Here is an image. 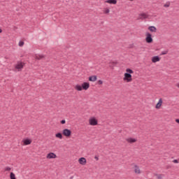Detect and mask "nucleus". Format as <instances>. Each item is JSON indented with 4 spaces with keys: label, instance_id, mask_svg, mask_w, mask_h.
I'll return each instance as SVG.
<instances>
[{
    "label": "nucleus",
    "instance_id": "obj_36",
    "mask_svg": "<svg viewBox=\"0 0 179 179\" xmlns=\"http://www.w3.org/2000/svg\"><path fill=\"white\" fill-rule=\"evenodd\" d=\"M1 33H2V29H0V34H1Z\"/></svg>",
    "mask_w": 179,
    "mask_h": 179
},
{
    "label": "nucleus",
    "instance_id": "obj_23",
    "mask_svg": "<svg viewBox=\"0 0 179 179\" xmlns=\"http://www.w3.org/2000/svg\"><path fill=\"white\" fill-rule=\"evenodd\" d=\"M10 179H16V176H15V173H13V172H11L10 173Z\"/></svg>",
    "mask_w": 179,
    "mask_h": 179
},
{
    "label": "nucleus",
    "instance_id": "obj_1",
    "mask_svg": "<svg viewBox=\"0 0 179 179\" xmlns=\"http://www.w3.org/2000/svg\"><path fill=\"white\" fill-rule=\"evenodd\" d=\"M123 80H125L127 83L132 82V75L128 73H125Z\"/></svg>",
    "mask_w": 179,
    "mask_h": 179
},
{
    "label": "nucleus",
    "instance_id": "obj_30",
    "mask_svg": "<svg viewBox=\"0 0 179 179\" xmlns=\"http://www.w3.org/2000/svg\"><path fill=\"white\" fill-rule=\"evenodd\" d=\"M98 85H103V80H98Z\"/></svg>",
    "mask_w": 179,
    "mask_h": 179
},
{
    "label": "nucleus",
    "instance_id": "obj_3",
    "mask_svg": "<svg viewBox=\"0 0 179 179\" xmlns=\"http://www.w3.org/2000/svg\"><path fill=\"white\" fill-rule=\"evenodd\" d=\"M64 136H66L67 138H69L71 135H72V131L68 129H64L62 132Z\"/></svg>",
    "mask_w": 179,
    "mask_h": 179
},
{
    "label": "nucleus",
    "instance_id": "obj_20",
    "mask_svg": "<svg viewBox=\"0 0 179 179\" xmlns=\"http://www.w3.org/2000/svg\"><path fill=\"white\" fill-rule=\"evenodd\" d=\"M118 64V62H110V63H109V66L111 68V67H113V66H115V65H117Z\"/></svg>",
    "mask_w": 179,
    "mask_h": 179
},
{
    "label": "nucleus",
    "instance_id": "obj_21",
    "mask_svg": "<svg viewBox=\"0 0 179 179\" xmlns=\"http://www.w3.org/2000/svg\"><path fill=\"white\" fill-rule=\"evenodd\" d=\"M35 58L36 59H38V60L43 59L44 58V55H36Z\"/></svg>",
    "mask_w": 179,
    "mask_h": 179
},
{
    "label": "nucleus",
    "instance_id": "obj_9",
    "mask_svg": "<svg viewBox=\"0 0 179 179\" xmlns=\"http://www.w3.org/2000/svg\"><path fill=\"white\" fill-rule=\"evenodd\" d=\"M79 163L82 165V166H85L86 164V158L85 157H81L78 159Z\"/></svg>",
    "mask_w": 179,
    "mask_h": 179
},
{
    "label": "nucleus",
    "instance_id": "obj_7",
    "mask_svg": "<svg viewBox=\"0 0 179 179\" xmlns=\"http://www.w3.org/2000/svg\"><path fill=\"white\" fill-rule=\"evenodd\" d=\"M148 17H149V15L148 14L145 13H143L139 15V17L138 19L143 20V19H148Z\"/></svg>",
    "mask_w": 179,
    "mask_h": 179
},
{
    "label": "nucleus",
    "instance_id": "obj_24",
    "mask_svg": "<svg viewBox=\"0 0 179 179\" xmlns=\"http://www.w3.org/2000/svg\"><path fill=\"white\" fill-rule=\"evenodd\" d=\"M164 8H170V1H167L164 5Z\"/></svg>",
    "mask_w": 179,
    "mask_h": 179
},
{
    "label": "nucleus",
    "instance_id": "obj_31",
    "mask_svg": "<svg viewBox=\"0 0 179 179\" xmlns=\"http://www.w3.org/2000/svg\"><path fill=\"white\" fill-rule=\"evenodd\" d=\"M66 122V121H65V120H62L61 121V124H65Z\"/></svg>",
    "mask_w": 179,
    "mask_h": 179
},
{
    "label": "nucleus",
    "instance_id": "obj_32",
    "mask_svg": "<svg viewBox=\"0 0 179 179\" xmlns=\"http://www.w3.org/2000/svg\"><path fill=\"white\" fill-rule=\"evenodd\" d=\"M173 163H178V159H174V160L173 161Z\"/></svg>",
    "mask_w": 179,
    "mask_h": 179
},
{
    "label": "nucleus",
    "instance_id": "obj_19",
    "mask_svg": "<svg viewBox=\"0 0 179 179\" xmlns=\"http://www.w3.org/2000/svg\"><path fill=\"white\" fill-rule=\"evenodd\" d=\"M155 177H157V179H162L163 177H164V174H155Z\"/></svg>",
    "mask_w": 179,
    "mask_h": 179
},
{
    "label": "nucleus",
    "instance_id": "obj_35",
    "mask_svg": "<svg viewBox=\"0 0 179 179\" xmlns=\"http://www.w3.org/2000/svg\"><path fill=\"white\" fill-rule=\"evenodd\" d=\"M177 87H179V83L176 85Z\"/></svg>",
    "mask_w": 179,
    "mask_h": 179
},
{
    "label": "nucleus",
    "instance_id": "obj_2",
    "mask_svg": "<svg viewBox=\"0 0 179 179\" xmlns=\"http://www.w3.org/2000/svg\"><path fill=\"white\" fill-rule=\"evenodd\" d=\"M145 41L148 44H150V43H153V38H152V34L149 32H148L146 34Z\"/></svg>",
    "mask_w": 179,
    "mask_h": 179
},
{
    "label": "nucleus",
    "instance_id": "obj_10",
    "mask_svg": "<svg viewBox=\"0 0 179 179\" xmlns=\"http://www.w3.org/2000/svg\"><path fill=\"white\" fill-rule=\"evenodd\" d=\"M134 173L136 174H141V169L138 165H134Z\"/></svg>",
    "mask_w": 179,
    "mask_h": 179
},
{
    "label": "nucleus",
    "instance_id": "obj_38",
    "mask_svg": "<svg viewBox=\"0 0 179 179\" xmlns=\"http://www.w3.org/2000/svg\"><path fill=\"white\" fill-rule=\"evenodd\" d=\"M129 1H134V0H129Z\"/></svg>",
    "mask_w": 179,
    "mask_h": 179
},
{
    "label": "nucleus",
    "instance_id": "obj_34",
    "mask_svg": "<svg viewBox=\"0 0 179 179\" xmlns=\"http://www.w3.org/2000/svg\"><path fill=\"white\" fill-rule=\"evenodd\" d=\"M176 122H177V124H179V119H176Z\"/></svg>",
    "mask_w": 179,
    "mask_h": 179
},
{
    "label": "nucleus",
    "instance_id": "obj_6",
    "mask_svg": "<svg viewBox=\"0 0 179 179\" xmlns=\"http://www.w3.org/2000/svg\"><path fill=\"white\" fill-rule=\"evenodd\" d=\"M82 87L83 90H87V89H89V87H90V84L87 82H85L82 84Z\"/></svg>",
    "mask_w": 179,
    "mask_h": 179
},
{
    "label": "nucleus",
    "instance_id": "obj_27",
    "mask_svg": "<svg viewBox=\"0 0 179 179\" xmlns=\"http://www.w3.org/2000/svg\"><path fill=\"white\" fill-rule=\"evenodd\" d=\"M18 45L20 47H23V45H24V42L20 41Z\"/></svg>",
    "mask_w": 179,
    "mask_h": 179
},
{
    "label": "nucleus",
    "instance_id": "obj_33",
    "mask_svg": "<svg viewBox=\"0 0 179 179\" xmlns=\"http://www.w3.org/2000/svg\"><path fill=\"white\" fill-rule=\"evenodd\" d=\"M94 159H95L96 161H98V160H99V157L95 156V157H94Z\"/></svg>",
    "mask_w": 179,
    "mask_h": 179
},
{
    "label": "nucleus",
    "instance_id": "obj_8",
    "mask_svg": "<svg viewBox=\"0 0 179 179\" xmlns=\"http://www.w3.org/2000/svg\"><path fill=\"white\" fill-rule=\"evenodd\" d=\"M47 159H57V155L54 152H50L47 155Z\"/></svg>",
    "mask_w": 179,
    "mask_h": 179
},
{
    "label": "nucleus",
    "instance_id": "obj_16",
    "mask_svg": "<svg viewBox=\"0 0 179 179\" xmlns=\"http://www.w3.org/2000/svg\"><path fill=\"white\" fill-rule=\"evenodd\" d=\"M126 141L129 143H135V142H136V139L132 138H127V139H126Z\"/></svg>",
    "mask_w": 179,
    "mask_h": 179
},
{
    "label": "nucleus",
    "instance_id": "obj_4",
    "mask_svg": "<svg viewBox=\"0 0 179 179\" xmlns=\"http://www.w3.org/2000/svg\"><path fill=\"white\" fill-rule=\"evenodd\" d=\"M90 125H92L93 127L97 125L98 121L96 117H92L89 120Z\"/></svg>",
    "mask_w": 179,
    "mask_h": 179
},
{
    "label": "nucleus",
    "instance_id": "obj_29",
    "mask_svg": "<svg viewBox=\"0 0 179 179\" xmlns=\"http://www.w3.org/2000/svg\"><path fill=\"white\" fill-rule=\"evenodd\" d=\"M104 13L107 14V13H110V9L108 8H106Z\"/></svg>",
    "mask_w": 179,
    "mask_h": 179
},
{
    "label": "nucleus",
    "instance_id": "obj_25",
    "mask_svg": "<svg viewBox=\"0 0 179 179\" xmlns=\"http://www.w3.org/2000/svg\"><path fill=\"white\" fill-rule=\"evenodd\" d=\"M126 71L127 72V73H129L131 75V73H134V71H132V69H127Z\"/></svg>",
    "mask_w": 179,
    "mask_h": 179
},
{
    "label": "nucleus",
    "instance_id": "obj_26",
    "mask_svg": "<svg viewBox=\"0 0 179 179\" xmlns=\"http://www.w3.org/2000/svg\"><path fill=\"white\" fill-rule=\"evenodd\" d=\"M169 54V50H165L161 52L160 55H166Z\"/></svg>",
    "mask_w": 179,
    "mask_h": 179
},
{
    "label": "nucleus",
    "instance_id": "obj_12",
    "mask_svg": "<svg viewBox=\"0 0 179 179\" xmlns=\"http://www.w3.org/2000/svg\"><path fill=\"white\" fill-rule=\"evenodd\" d=\"M148 30H150V31H152V33H156V31H157V29L155 26L149 27Z\"/></svg>",
    "mask_w": 179,
    "mask_h": 179
},
{
    "label": "nucleus",
    "instance_id": "obj_14",
    "mask_svg": "<svg viewBox=\"0 0 179 179\" xmlns=\"http://www.w3.org/2000/svg\"><path fill=\"white\" fill-rule=\"evenodd\" d=\"M90 82H96L97 80V76H92L89 77Z\"/></svg>",
    "mask_w": 179,
    "mask_h": 179
},
{
    "label": "nucleus",
    "instance_id": "obj_22",
    "mask_svg": "<svg viewBox=\"0 0 179 179\" xmlns=\"http://www.w3.org/2000/svg\"><path fill=\"white\" fill-rule=\"evenodd\" d=\"M56 138H58L59 139H62V133H57L55 134Z\"/></svg>",
    "mask_w": 179,
    "mask_h": 179
},
{
    "label": "nucleus",
    "instance_id": "obj_18",
    "mask_svg": "<svg viewBox=\"0 0 179 179\" xmlns=\"http://www.w3.org/2000/svg\"><path fill=\"white\" fill-rule=\"evenodd\" d=\"M75 89H76V90H78V92H81V90H83L82 85H76Z\"/></svg>",
    "mask_w": 179,
    "mask_h": 179
},
{
    "label": "nucleus",
    "instance_id": "obj_28",
    "mask_svg": "<svg viewBox=\"0 0 179 179\" xmlns=\"http://www.w3.org/2000/svg\"><path fill=\"white\" fill-rule=\"evenodd\" d=\"M10 170H12V169L9 166H7L4 169L5 171H10Z\"/></svg>",
    "mask_w": 179,
    "mask_h": 179
},
{
    "label": "nucleus",
    "instance_id": "obj_37",
    "mask_svg": "<svg viewBox=\"0 0 179 179\" xmlns=\"http://www.w3.org/2000/svg\"><path fill=\"white\" fill-rule=\"evenodd\" d=\"M70 178H71V179L73 178V176H71Z\"/></svg>",
    "mask_w": 179,
    "mask_h": 179
},
{
    "label": "nucleus",
    "instance_id": "obj_13",
    "mask_svg": "<svg viewBox=\"0 0 179 179\" xmlns=\"http://www.w3.org/2000/svg\"><path fill=\"white\" fill-rule=\"evenodd\" d=\"M160 61V57L159 56H155L152 58V62L156 63Z\"/></svg>",
    "mask_w": 179,
    "mask_h": 179
},
{
    "label": "nucleus",
    "instance_id": "obj_15",
    "mask_svg": "<svg viewBox=\"0 0 179 179\" xmlns=\"http://www.w3.org/2000/svg\"><path fill=\"white\" fill-rule=\"evenodd\" d=\"M162 104H163V99H159L158 103L156 105V108H160V107H162Z\"/></svg>",
    "mask_w": 179,
    "mask_h": 179
},
{
    "label": "nucleus",
    "instance_id": "obj_11",
    "mask_svg": "<svg viewBox=\"0 0 179 179\" xmlns=\"http://www.w3.org/2000/svg\"><path fill=\"white\" fill-rule=\"evenodd\" d=\"M106 3H110V5H116L117 4V0H106Z\"/></svg>",
    "mask_w": 179,
    "mask_h": 179
},
{
    "label": "nucleus",
    "instance_id": "obj_5",
    "mask_svg": "<svg viewBox=\"0 0 179 179\" xmlns=\"http://www.w3.org/2000/svg\"><path fill=\"white\" fill-rule=\"evenodd\" d=\"M23 66H24V63L22 62H18L15 65V69H18V71L20 69H23Z\"/></svg>",
    "mask_w": 179,
    "mask_h": 179
},
{
    "label": "nucleus",
    "instance_id": "obj_17",
    "mask_svg": "<svg viewBox=\"0 0 179 179\" xmlns=\"http://www.w3.org/2000/svg\"><path fill=\"white\" fill-rule=\"evenodd\" d=\"M23 143L25 145H30L31 143V140L26 138L25 140L23 141Z\"/></svg>",
    "mask_w": 179,
    "mask_h": 179
}]
</instances>
